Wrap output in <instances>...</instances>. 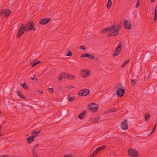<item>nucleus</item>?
<instances>
[{
  "label": "nucleus",
  "mask_w": 157,
  "mask_h": 157,
  "mask_svg": "<svg viewBox=\"0 0 157 157\" xmlns=\"http://www.w3.org/2000/svg\"><path fill=\"white\" fill-rule=\"evenodd\" d=\"M112 26H114V28L113 31L110 33L107 36V37H111L112 36H116L119 34V30L121 29V26L120 24H118L117 26L115 25H114Z\"/></svg>",
  "instance_id": "nucleus-1"
},
{
  "label": "nucleus",
  "mask_w": 157,
  "mask_h": 157,
  "mask_svg": "<svg viewBox=\"0 0 157 157\" xmlns=\"http://www.w3.org/2000/svg\"><path fill=\"white\" fill-rule=\"evenodd\" d=\"M26 28V26L25 25V24H21L20 28L18 30L17 34V38H20L24 34Z\"/></svg>",
  "instance_id": "nucleus-2"
},
{
  "label": "nucleus",
  "mask_w": 157,
  "mask_h": 157,
  "mask_svg": "<svg viewBox=\"0 0 157 157\" xmlns=\"http://www.w3.org/2000/svg\"><path fill=\"white\" fill-rule=\"evenodd\" d=\"M128 154L130 157H138L139 153L136 150L130 148L128 150Z\"/></svg>",
  "instance_id": "nucleus-3"
},
{
  "label": "nucleus",
  "mask_w": 157,
  "mask_h": 157,
  "mask_svg": "<svg viewBox=\"0 0 157 157\" xmlns=\"http://www.w3.org/2000/svg\"><path fill=\"white\" fill-rule=\"evenodd\" d=\"M125 89L123 87H120L117 88L116 92L118 97H121L124 94Z\"/></svg>",
  "instance_id": "nucleus-4"
},
{
  "label": "nucleus",
  "mask_w": 157,
  "mask_h": 157,
  "mask_svg": "<svg viewBox=\"0 0 157 157\" xmlns=\"http://www.w3.org/2000/svg\"><path fill=\"white\" fill-rule=\"evenodd\" d=\"M122 43L121 41H120L119 44L115 48L114 53L113 55V57H115L118 55L120 52L121 49Z\"/></svg>",
  "instance_id": "nucleus-5"
},
{
  "label": "nucleus",
  "mask_w": 157,
  "mask_h": 157,
  "mask_svg": "<svg viewBox=\"0 0 157 157\" xmlns=\"http://www.w3.org/2000/svg\"><path fill=\"white\" fill-rule=\"evenodd\" d=\"M11 10H10L6 9H2L1 10L0 13V15L2 17H8L11 13Z\"/></svg>",
  "instance_id": "nucleus-6"
},
{
  "label": "nucleus",
  "mask_w": 157,
  "mask_h": 157,
  "mask_svg": "<svg viewBox=\"0 0 157 157\" xmlns=\"http://www.w3.org/2000/svg\"><path fill=\"white\" fill-rule=\"evenodd\" d=\"M90 91V90L88 89H83L79 91L78 94L80 96H86L89 94Z\"/></svg>",
  "instance_id": "nucleus-7"
},
{
  "label": "nucleus",
  "mask_w": 157,
  "mask_h": 157,
  "mask_svg": "<svg viewBox=\"0 0 157 157\" xmlns=\"http://www.w3.org/2000/svg\"><path fill=\"white\" fill-rule=\"evenodd\" d=\"M34 23L33 21H29L26 24V27H27V31H31L32 30L35 31L36 28L34 27Z\"/></svg>",
  "instance_id": "nucleus-8"
},
{
  "label": "nucleus",
  "mask_w": 157,
  "mask_h": 157,
  "mask_svg": "<svg viewBox=\"0 0 157 157\" xmlns=\"http://www.w3.org/2000/svg\"><path fill=\"white\" fill-rule=\"evenodd\" d=\"M89 109L93 112H95L98 110V106L95 103H92L88 105Z\"/></svg>",
  "instance_id": "nucleus-9"
},
{
  "label": "nucleus",
  "mask_w": 157,
  "mask_h": 157,
  "mask_svg": "<svg viewBox=\"0 0 157 157\" xmlns=\"http://www.w3.org/2000/svg\"><path fill=\"white\" fill-rule=\"evenodd\" d=\"M90 71L88 69H82L81 71V76L83 78H86L90 74Z\"/></svg>",
  "instance_id": "nucleus-10"
},
{
  "label": "nucleus",
  "mask_w": 157,
  "mask_h": 157,
  "mask_svg": "<svg viewBox=\"0 0 157 157\" xmlns=\"http://www.w3.org/2000/svg\"><path fill=\"white\" fill-rule=\"evenodd\" d=\"M121 129L123 130H126L128 128V125L127 124V121L125 119L122 121L121 124Z\"/></svg>",
  "instance_id": "nucleus-11"
},
{
  "label": "nucleus",
  "mask_w": 157,
  "mask_h": 157,
  "mask_svg": "<svg viewBox=\"0 0 157 157\" xmlns=\"http://www.w3.org/2000/svg\"><path fill=\"white\" fill-rule=\"evenodd\" d=\"M114 26H111L110 27H109L107 28H105L104 29H103L102 30L101 33H105L106 32H112L113 31V30H114Z\"/></svg>",
  "instance_id": "nucleus-12"
},
{
  "label": "nucleus",
  "mask_w": 157,
  "mask_h": 157,
  "mask_svg": "<svg viewBox=\"0 0 157 157\" xmlns=\"http://www.w3.org/2000/svg\"><path fill=\"white\" fill-rule=\"evenodd\" d=\"M51 21V18H44L40 20L39 23L40 24L44 25L49 22Z\"/></svg>",
  "instance_id": "nucleus-13"
},
{
  "label": "nucleus",
  "mask_w": 157,
  "mask_h": 157,
  "mask_svg": "<svg viewBox=\"0 0 157 157\" xmlns=\"http://www.w3.org/2000/svg\"><path fill=\"white\" fill-rule=\"evenodd\" d=\"M124 26L127 29H130L131 26L130 22L128 20H124Z\"/></svg>",
  "instance_id": "nucleus-14"
},
{
  "label": "nucleus",
  "mask_w": 157,
  "mask_h": 157,
  "mask_svg": "<svg viewBox=\"0 0 157 157\" xmlns=\"http://www.w3.org/2000/svg\"><path fill=\"white\" fill-rule=\"evenodd\" d=\"M41 131L40 130H39L38 131H36L35 130H33L31 132L32 136L35 138L39 135V133H40Z\"/></svg>",
  "instance_id": "nucleus-15"
},
{
  "label": "nucleus",
  "mask_w": 157,
  "mask_h": 157,
  "mask_svg": "<svg viewBox=\"0 0 157 157\" xmlns=\"http://www.w3.org/2000/svg\"><path fill=\"white\" fill-rule=\"evenodd\" d=\"M32 153L34 157H39V154L37 152L36 150V149L34 147H33L32 151Z\"/></svg>",
  "instance_id": "nucleus-16"
},
{
  "label": "nucleus",
  "mask_w": 157,
  "mask_h": 157,
  "mask_svg": "<svg viewBox=\"0 0 157 157\" xmlns=\"http://www.w3.org/2000/svg\"><path fill=\"white\" fill-rule=\"evenodd\" d=\"M86 111L85 110H83L81 112L79 115L78 117L80 119H82L86 114Z\"/></svg>",
  "instance_id": "nucleus-17"
},
{
  "label": "nucleus",
  "mask_w": 157,
  "mask_h": 157,
  "mask_svg": "<svg viewBox=\"0 0 157 157\" xmlns=\"http://www.w3.org/2000/svg\"><path fill=\"white\" fill-rule=\"evenodd\" d=\"M34 138L32 136L30 137H28L26 139L27 143L29 144H31L34 141Z\"/></svg>",
  "instance_id": "nucleus-18"
},
{
  "label": "nucleus",
  "mask_w": 157,
  "mask_h": 157,
  "mask_svg": "<svg viewBox=\"0 0 157 157\" xmlns=\"http://www.w3.org/2000/svg\"><path fill=\"white\" fill-rule=\"evenodd\" d=\"M154 21H156L157 20V6L156 7L155 10V13L154 15Z\"/></svg>",
  "instance_id": "nucleus-19"
},
{
  "label": "nucleus",
  "mask_w": 157,
  "mask_h": 157,
  "mask_svg": "<svg viewBox=\"0 0 157 157\" xmlns=\"http://www.w3.org/2000/svg\"><path fill=\"white\" fill-rule=\"evenodd\" d=\"M41 62L39 61L36 60L34 63L32 62L30 63L33 67H34L40 63Z\"/></svg>",
  "instance_id": "nucleus-20"
},
{
  "label": "nucleus",
  "mask_w": 157,
  "mask_h": 157,
  "mask_svg": "<svg viewBox=\"0 0 157 157\" xmlns=\"http://www.w3.org/2000/svg\"><path fill=\"white\" fill-rule=\"evenodd\" d=\"M107 146L105 145H103L101 146H100L97 148V149L98 150V151H100L104 149H105L106 147Z\"/></svg>",
  "instance_id": "nucleus-21"
},
{
  "label": "nucleus",
  "mask_w": 157,
  "mask_h": 157,
  "mask_svg": "<svg viewBox=\"0 0 157 157\" xmlns=\"http://www.w3.org/2000/svg\"><path fill=\"white\" fill-rule=\"evenodd\" d=\"M17 95L21 98L23 99H25V97L22 94H21V92L18 90L17 91Z\"/></svg>",
  "instance_id": "nucleus-22"
},
{
  "label": "nucleus",
  "mask_w": 157,
  "mask_h": 157,
  "mask_svg": "<svg viewBox=\"0 0 157 157\" xmlns=\"http://www.w3.org/2000/svg\"><path fill=\"white\" fill-rule=\"evenodd\" d=\"M99 152L98 150L96 149L90 155V157H94L96 155H97Z\"/></svg>",
  "instance_id": "nucleus-23"
},
{
  "label": "nucleus",
  "mask_w": 157,
  "mask_h": 157,
  "mask_svg": "<svg viewBox=\"0 0 157 157\" xmlns=\"http://www.w3.org/2000/svg\"><path fill=\"white\" fill-rule=\"evenodd\" d=\"M72 52L71 51L68 50L66 52L65 54L67 56L71 57L72 56Z\"/></svg>",
  "instance_id": "nucleus-24"
},
{
  "label": "nucleus",
  "mask_w": 157,
  "mask_h": 157,
  "mask_svg": "<svg viewBox=\"0 0 157 157\" xmlns=\"http://www.w3.org/2000/svg\"><path fill=\"white\" fill-rule=\"evenodd\" d=\"M21 84L22 87L26 90H28L29 89V87L27 86L25 83H23L22 84L21 83Z\"/></svg>",
  "instance_id": "nucleus-25"
},
{
  "label": "nucleus",
  "mask_w": 157,
  "mask_h": 157,
  "mask_svg": "<svg viewBox=\"0 0 157 157\" xmlns=\"http://www.w3.org/2000/svg\"><path fill=\"white\" fill-rule=\"evenodd\" d=\"M76 99L75 97H73L70 96V95H69L68 97V101L69 102H71L73 101L74 99Z\"/></svg>",
  "instance_id": "nucleus-26"
},
{
  "label": "nucleus",
  "mask_w": 157,
  "mask_h": 157,
  "mask_svg": "<svg viewBox=\"0 0 157 157\" xmlns=\"http://www.w3.org/2000/svg\"><path fill=\"white\" fill-rule=\"evenodd\" d=\"M116 111V109L115 108H113L110 109L109 111H106L105 112V113H108L109 112H115Z\"/></svg>",
  "instance_id": "nucleus-27"
},
{
  "label": "nucleus",
  "mask_w": 157,
  "mask_h": 157,
  "mask_svg": "<svg viewBox=\"0 0 157 157\" xmlns=\"http://www.w3.org/2000/svg\"><path fill=\"white\" fill-rule=\"evenodd\" d=\"M144 118L146 121H147V120L150 118V115L148 113H146L145 115Z\"/></svg>",
  "instance_id": "nucleus-28"
},
{
  "label": "nucleus",
  "mask_w": 157,
  "mask_h": 157,
  "mask_svg": "<svg viewBox=\"0 0 157 157\" xmlns=\"http://www.w3.org/2000/svg\"><path fill=\"white\" fill-rule=\"evenodd\" d=\"M68 80H73L75 79L76 78V77L74 75H71L70 74L69 75Z\"/></svg>",
  "instance_id": "nucleus-29"
},
{
  "label": "nucleus",
  "mask_w": 157,
  "mask_h": 157,
  "mask_svg": "<svg viewBox=\"0 0 157 157\" xmlns=\"http://www.w3.org/2000/svg\"><path fill=\"white\" fill-rule=\"evenodd\" d=\"M89 54V53H86L84 54H82L81 56V57L82 58H84L85 57H87L88 58V56Z\"/></svg>",
  "instance_id": "nucleus-30"
},
{
  "label": "nucleus",
  "mask_w": 157,
  "mask_h": 157,
  "mask_svg": "<svg viewBox=\"0 0 157 157\" xmlns=\"http://www.w3.org/2000/svg\"><path fill=\"white\" fill-rule=\"evenodd\" d=\"M130 59H128L126 61H125L122 64L121 66V67H124L130 61Z\"/></svg>",
  "instance_id": "nucleus-31"
},
{
  "label": "nucleus",
  "mask_w": 157,
  "mask_h": 157,
  "mask_svg": "<svg viewBox=\"0 0 157 157\" xmlns=\"http://www.w3.org/2000/svg\"><path fill=\"white\" fill-rule=\"evenodd\" d=\"M156 124H155L154 125V126L153 127V128L152 129V131H151V133L150 135L152 134L155 131V129H156Z\"/></svg>",
  "instance_id": "nucleus-32"
},
{
  "label": "nucleus",
  "mask_w": 157,
  "mask_h": 157,
  "mask_svg": "<svg viewBox=\"0 0 157 157\" xmlns=\"http://www.w3.org/2000/svg\"><path fill=\"white\" fill-rule=\"evenodd\" d=\"M112 5V2H107V7L108 9H109L111 7Z\"/></svg>",
  "instance_id": "nucleus-33"
},
{
  "label": "nucleus",
  "mask_w": 157,
  "mask_h": 157,
  "mask_svg": "<svg viewBox=\"0 0 157 157\" xmlns=\"http://www.w3.org/2000/svg\"><path fill=\"white\" fill-rule=\"evenodd\" d=\"M100 117H96L93 121V122H97L100 119Z\"/></svg>",
  "instance_id": "nucleus-34"
},
{
  "label": "nucleus",
  "mask_w": 157,
  "mask_h": 157,
  "mask_svg": "<svg viewBox=\"0 0 157 157\" xmlns=\"http://www.w3.org/2000/svg\"><path fill=\"white\" fill-rule=\"evenodd\" d=\"M88 58L91 59H94V56L91 55L89 54L88 56Z\"/></svg>",
  "instance_id": "nucleus-35"
},
{
  "label": "nucleus",
  "mask_w": 157,
  "mask_h": 157,
  "mask_svg": "<svg viewBox=\"0 0 157 157\" xmlns=\"http://www.w3.org/2000/svg\"><path fill=\"white\" fill-rule=\"evenodd\" d=\"M136 83V82L134 79H132L131 80V85L132 86H134Z\"/></svg>",
  "instance_id": "nucleus-36"
},
{
  "label": "nucleus",
  "mask_w": 157,
  "mask_h": 157,
  "mask_svg": "<svg viewBox=\"0 0 157 157\" xmlns=\"http://www.w3.org/2000/svg\"><path fill=\"white\" fill-rule=\"evenodd\" d=\"M61 76H62V79L65 78V77H66V73H62L61 74Z\"/></svg>",
  "instance_id": "nucleus-37"
},
{
  "label": "nucleus",
  "mask_w": 157,
  "mask_h": 157,
  "mask_svg": "<svg viewBox=\"0 0 157 157\" xmlns=\"http://www.w3.org/2000/svg\"><path fill=\"white\" fill-rule=\"evenodd\" d=\"M61 76V74L58 76L57 79L58 81H59L61 80L62 79V77Z\"/></svg>",
  "instance_id": "nucleus-38"
},
{
  "label": "nucleus",
  "mask_w": 157,
  "mask_h": 157,
  "mask_svg": "<svg viewBox=\"0 0 157 157\" xmlns=\"http://www.w3.org/2000/svg\"><path fill=\"white\" fill-rule=\"evenodd\" d=\"M48 90L51 93H53L54 91L53 89L52 88H50L48 89Z\"/></svg>",
  "instance_id": "nucleus-39"
},
{
  "label": "nucleus",
  "mask_w": 157,
  "mask_h": 157,
  "mask_svg": "<svg viewBox=\"0 0 157 157\" xmlns=\"http://www.w3.org/2000/svg\"><path fill=\"white\" fill-rule=\"evenodd\" d=\"M72 155L71 154L65 155H64V157H71Z\"/></svg>",
  "instance_id": "nucleus-40"
},
{
  "label": "nucleus",
  "mask_w": 157,
  "mask_h": 157,
  "mask_svg": "<svg viewBox=\"0 0 157 157\" xmlns=\"http://www.w3.org/2000/svg\"><path fill=\"white\" fill-rule=\"evenodd\" d=\"M80 48L81 49H83L85 50L86 49V48L85 46L82 45L80 47Z\"/></svg>",
  "instance_id": "nucleus-41"
},
{
  "label": "nucleus",
  "mask_w": 157,
  "mask_h": 157,
  "mask_svg": "<svg viewBox=\"0 0 157 157\" xmlns=\"http://www.w3.org/2000/svg\"><path fill=\"white\" fill-rule=\"evenodd\" d=\"M66 77H65V79H68V77H69V75H70L69 74H68L67 73H66Z\"/></svg>",
  "instance_id": "nucleus-42"
},
{
  "label": "nucleus",
  "mask_w": 157,
  "mask_h": 157,
  "mask_svg": "<svg viewBox=\"0 0 157 157\" xmlns=\"http://www.w3.org/2000/svg\"><path fill=\"white\" fill-rule=\"evenodd\" d=\"M139 4H140V0H138L136 4V8H137L138 7Z\"/></svg>",
  "instance_id": "nucleus-43"
},
{
  "label": "nucleus",
  "mask_w": 157,
  "mask_h": 157,
  "mask_svg": "<svg viewBox=\"0 0 157 157\" xmlns=\"http://www.w3.org/2000/svg\"><path fill=\"white\" fill-rule=\"evenodd\" d=\"M31 78L32 80H33L34 81H37V79L36 78L31 77Z\"/></svg>",
  "instance_id": "nucleus-44"
},
{
  "label": "nucleus",
  "mask_w": 157,
  "mask_h": 157,
  "mask_svg": "<svg viewBox=\"0 0 157 157\" xmlns=\"http://www.w3.org/2000/svg\"><path fill=\"white\" fill-rule=\"evenodd\" d=\"M94 60L97 61L99 60V58L98 57H95V56H94Z\"/></svg>",
  "instance_id": "nucleus-45"
},
{
  "label": "nucleus",
  "mask_w": 157,
  "mask_h": 157,
  "mask_svg": "<svg viewBox=\"0 0 157 157\" xmlns=\"http://www.w3.org/2000/svg\"><path fill=\"white\" fill-rule=\"evenodd\" d=\"M0 157H9V156L7 155H4L0 156Z\"/></svg>",
  "instance_id": "nucleus-46"
},
{
  "label": "nucleus",
  "mask_w": 157,
  "mask_h": 157,
  "mask_svg": "<svg viewBox=\"0 0 157 157\" xmlns=\"http://www.w3.org/2000/svg\"><path fill=\"white\" fill-rule=\"evenodd\" d=\"M66 113V110H64L63 112V115H64Z\"/></svg>",
  "instance_id": "nucleus-47"
},
{
  "label": "nucleus",
  "mask_w": 157,
  "mask_h": 157,
  "mask_svg": "<svg viewBox=\"0 0 157 157\" xmlns=\"http://www.w3.org/2000/svg\"><path fill=\"white\" fill-rule=\"evenodd\" d=\"M39 144H36L34 145L33 147H34L35 148V147H36L38 145H39Z\"/></svg>",
  "instance_id": "nucleus-48"
},
{
  "label": "nucleus",
  "mask_w": 157,
  "mask_h": 157,
  "mask_svg": "<svg viewBox=\"0 0 157 157\" xmlns=\"http://www.w3.org/2000/svg\"><path fill=\"white\" fill-rule=\"evenodd\" d=\"M74 88V87L73 86H71H71H70V88L71 89V88Z\"/></svg>",
  "instance_id": "nucleus-49"
},
{
  "label": "nucleus",
  "mask_w": 157,
  "mask_h": 157,
  "mask_svg": "<svg viewBox=\"0 0 157 157\" xmlns=\"http://www.w3.org/2000/svg\"><path fill=\"white\" fill-rule=\"evenodd\" d=\"M2 127H0V133H1V129L2 128ZM2 136V134H1V133H0V136Z\"/></svg>",
  "instance_id": "nucleus-50"
},
{
  "label": "nucleus",
  "mask_w": 157,
  "mask_h": 157,
  "mask_svg": "<svg viewBox=\"0 0 157 157\" xmlns=\"http://www.w3.org/2000/svg\"><path fill=\"white\" fill-rule=\"evenodd\" d=\"M28 106L27 105H22V106H21V107L22 108H23L24 106Z\"/></svg>",
  "instance_id": "nucleus-51"
},
{
  "label": "nucleus",
  "mask_w": 157,
  "mask_h": 157,
  "mask_svg": "<svg viewBox=\"0 0 157 157\" xmlns=\"http://www.w3.org/2000/svg\"><path fill=\"white\" fill-rule=\"evenodd\" d=\"M155 0H150V2H151L153 3L154 2Z\"/></svg>",
  "instance_id": "nucleus-52"
},
{
  "label": "nucleus",
  "mask_w": 157,
  "mask_h": 157,
  "mask_svg": "<svg viewBox=\"0 0 157 157\" xmlns=\"http://www.w3.org/2000/svg\"><path fill=\"white\" fill-rule=\"evenodd\" d=\"M11 157H21V156H12Z\"/></svg>",
  "instance_id": "nucleus-53"
},
{
  "label": "nucleus",
  "mask_w": 157,
  "mask_h": 157,
  "mask_svg": "<svg viewBox=\"0 0 157 157\" xmlns=\"http://www.w3.org/2000/svg\"><path fill=\"white\" fill-rule=\"evenodd\" d=\"M112 2L111 0H108V2Z\"/></svg>",
  "instance_id": "nucleus-54"
},
{
  "label": "nucleus",
  "mask_w": 157,
  "mask_h": 157,
  "mask_svg": "<svg viewBox=\"0 0 157 157\" xmlns=\"http://www.w3.org/2000/svg\"><path fill=\"white\" fill-rule=\"evenodd\" d=\"M39 92H40V93H41V94H42L43 93V92L42 91H39Z\"/></svg>",
  "instance_id": "nucleus-55"
},
{
  "label": "nucleus",
  "mask_w": 157,
  "mask_h": 157,
  "mask_svg": "<svg viewBox=\"0 0 157 157\" xmlns=\"http://www.w3.org/2000/svg\"><path fill=\"white\" fill-rule=\"evenodd\" d=\"M148 54H147V56H148Z\"/></svg>",
  "instance_id": "nucleus-56"
},
{
  "label": "nucleus",
  "mask_w": 157,
  "mask_h": 157,
  "mask_svg": "<svg viewBox=\"0 0 157 157\" xmlns=\"http://www.w3.org/2000/svg\"><path fill=\"white\" fill-rule=\"evenodd\" d=\"M1 113V112L0 111V114Z\"/></svg>",
  "instance_id": "nucleus-57"
}]
</instances>
